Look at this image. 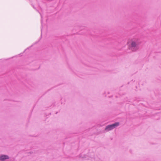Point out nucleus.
<instances>
[{
    "mask_svg": "<svg viewBox=\"0 0 161 161\" xmlns=\"http://www.w3.org/2000/svg\"><path fill=\"white\" fill-rule=\"evenodd\" d=\"M141 42H138L137 41H132L130 44V49L133 52H136L139 49V45Z\"/></svg>",
    "mask_w": 161,
    "mask_h": 161,
    "instance_id": "1",
    "label": "nucleus"
},
{
    "mask_svg": "<svg viewBox=\"0 0 161 161\" xmlns=\"http://www.w3.org/2000/svg\"><path fill=\"white\" fill-rule=\"evenodd\" d=\"M119 122H115L112 124L107 126L105 129V130L106 131H109L115 128L116 127L119 126Z\"/></svg>",
    "mask_w": 161,
    "mask_h": 161,
    "instance_id": "2",
    "label": "nucleus"
},
{
    "mask_svg": "<svg viewBox=\"0 0 161 161\" xmlns=\"http://www.w3.org/2000/svg\"><path fill=\"white\" fill-rule=\"evenodd\" d=\"M9 158V156L7 155H3L0 156V161H4L6 159H8Z\"/></svg>",
    "mask_w": 161,
    "mask_h": 161,
    "instance_id": "3",
    "label": "nucleus"
},
{
    "mask_svg": "<svg viewBox=\"0 0 161 161\" xmlns=\"http://www.w3.org/2000/svg\"><path fill=\"white\" fill-rule=\"evenodd\" d=\"M82 155L81 154H80V157H81V158H86V156H82Z\"/></svg>",
    "mask_w": 161,
    "mask_h": 161,
    "instance_id": "4",
    "label": "nucleus"
},
{
    "mask_svg": "<svg viewBox=\"0 0 161 161\" xmlns=\"http://www.w3.org/2000/svg\"><path fill=\"white\" fill-rule=\"evenodd\" d=\"M40 14V15H41V23H42V15L41 14Z\"/></svg>",
    "mask_w": 161,
    "mask_h": 161,
    "instance_id": "5",
    "label": "nucleus"
},
{
    "mask_svg": "<svg viewBox=\"0 0 161 161\" xmlns=\"http://www.w3.org/2000/svg\"><path fill=\"white\" fill-rule=\"evenodd\" d=\"M42 31V28L41 29V31Z\"/></svg>",
    "mask_w": 161,
    "mask_h": 161,
    "instance_id": "6",
    "label": "nucleus"
}]
</instances>
